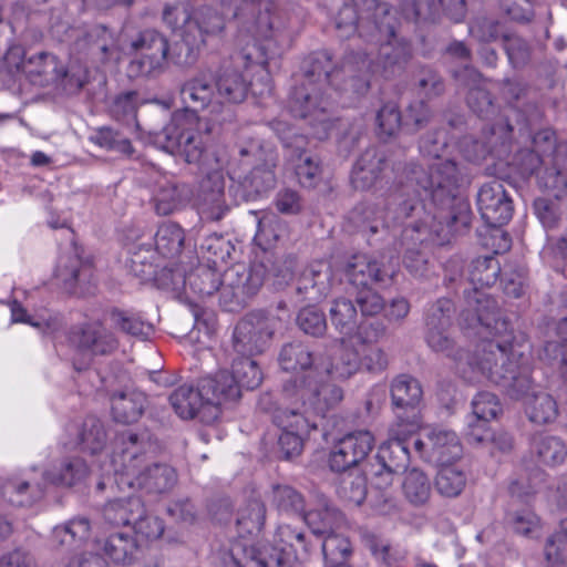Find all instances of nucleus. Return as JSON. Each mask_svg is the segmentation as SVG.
Segmentation results:
<instances>
[{
    "mask_svg": "<svg viewBox=\"0 0 567 567\" xmlns=\"http://www.w3.org/2000/svg\"><path fill=\"white\" fill-rule=\"evenodd\" d=\"M415 452L429 462L444 463L458 461L462 457L463 447L455 432L433 429L426 433V441L419 437L414 440Z\"/></svg>",
    "mask_w": 567,
    "mask_h": 567,
    "instance_id": "obj_22",
    "label": "nucleus"
},
{
    "mask_svg": "<svg viewBox=\"0 0 567 567\" xmlns=\"http://www.w3.org/2000/svg\"><path fill=\"white\" fill-rule=\"evenodd\" d=\"M282 394L290 403H300V411L305 415L311 412L326 416L343 400V390L340 386L319 380L318 374L312 375V372L287 381Z\"/></svg>",
    "mask_w": 567,
    "mask_h": 567,
    "instance_id": "obj_8",
    "label": "nucleus"
},
{
    "mask_svg": "<svg viewBox=\"0 0 567 567\" xmlns=\"http://www.w3.org/2000/svg\"><path fill=\"white\" fill-rule=\"evenodd\" d=\"M277 156L272 153L267 155V158L252 167L246 176V184L257 194L261 195L275 187Z\"/></svg>",
    "mask_w": 567,
    "mask_h": 567,
    "instance_id": "obj_53",
    "label": "nucleus"
},
{
    "mask_svg": "<svg viewBox=\"0 0 567 567\" xmlns=\"http://www.w3.org/2000/svg\"><path fill=\"white\" fill-rule=\"evenodd\" d=\"M92 261L82 260L78 254L62 255L55 267V278L60 284H76L80 272L91 270Z\"/></svg>",
    "mask_w": 567,
    "mask_h": 567,
    "instance_id": "obj_59",
    "label": "nucleus"
},
{
    "mask_svg": "<svg viewBox=\"0 0 567 567\" xmlns=\"http://www.w3.org/2000/svg\"><path fill=\"white\" fill-rule=\"evenodd\" d=\"M389 164L383 154L375 148L365 150L355 162L351 172V185L357 190H370L389 183Z\"/></svg>",
    "mask_w": 567,
    "mask_h": 567,
    "instance_id": "obj_23",
    "label": "nucleus"
},
{
    "mask_svg": "<svg viewBox=\"0 0 567 567\" xmlns=\"http://www.w3.org/2000/svg\"><path fill=\"white\" fill-rule=\"evenodd\" d=\"M560 529L551 534L544 547L549 567H567V517L560 520Z\"/></svg>",
    "mask_w": 567,
    "mask_h": 567,
    "instance_id": "obj_55",
    "label": "nucleus"
},
{
    "mask_svg": "<svg viewBox=\"0 0 567 567\" xmlns=\"http://www.w3.org/2000/svg\"><path fill=\"white\" fill-rule=\"evenodd\" d=\"M403 126L402 112L396 102H384L375 112L374 132L379 140L386 142L396 137Z\"/></svg>",
    "mask_w": 567,
    "mask_h": 567,
    "instance_id": "obj_43",
    "label": "nucleus"
},
{
    "mask_svg": "<svg viewBox=\"0 0 567 567\" xmlns=\"http://www.w3.org/2000/svg\"><path fill=\"white\" fill-rule=\"evenodd\" d=\"M538 187L556 199H560L567 192V173L556 166L540 169L537 174Z\"/></svg>",
    "mask_w": 567,
    "mask_h": 567,
    "instance_id": "obj_61",
    "label": "nucleus"
},
{
    "mask_svg": "<svg viewBox=\"0 0 567 567\" xmlns=\"http://www.w3.org/2000/svg\"><path fill=\"white\" fill-rule=\"evenodd\" d=\"M432 228V221L420 218L414 224H409L402 231V238L406 241V249L403 256V262L406 269L413 274H423L427 264V251L434 246H444L452 238L444 243L434 240L429 229Z\"/></svg>",
    "mask_w": 567,
    "mask_h": 567,
    "instance_id": "obj_18",
    "label": "nucleus"
},
{
    "mask_svg": "<svg viewBox=\"0 0 567 567\" xmlns=\"http://www.w3.org/2000/svg\"><path fill=\"white\" fill-rule=\"evenodd\" d=\"M389 37L379 48L378 60L367 52L351 53L336 65L327 50L311 52L302 60L301 78L288 95L286 110L307 123L311 137L327 140L334 127L330 112L338 102L328 90L340 96L349 93V97H359L368 93L375 76L389 79L405 66L412 56L411 43L398 39L393 28Z\"/></svg>",
    "mask_w": 567,
    "mask_h": 567,
    "instance_id": "obj_1",
    "label": "nucleus"
},
{
    "mask_svg": "<svg viewBox=\"0 0 567 567\" xmlns=\"http://www.w3.org/2000/svg\"><path fill=\"white\" fill-rule=\"evenodd\" d=\"M146 404L147 398L142 392H117L111 396V414L116 423L133 424L142 417Z\"/></svg>",
    "mask_w": 567,
    "mask_h": 567,
    "instance_id": "obj_32",
    "label": "nucleus"
},
{
    "mask_svg": "<svg viewBox=\"0 0 567 567\" xmlns=\"http://www.w3.org/2000/svg\"><path fill=\"white\" fill-rule=\"evenodd\" d=\"M197 126L192 118L174 117L161 134L163 148L173 155L181 156L188 164L200 165L206 148L203 134Z\"/></svg>",
    "mask_w": 567,
    "mask_h": 567,
    "instance_id": "obj_14",
    "label": "nucleus"
},
{
    "mask_svg": "<svg viewBox=\"0 0 567 567\" xmlns=\"http://www.w3.org/2000/svg\"><path fill=\"white\" fill-rule=\"evenodd\" d=\"M277 319L262 311H252L235 326L231 338L236 357H256L264 353L274 337Z\"/></svg>",
    "mask_w": 567,
    "mask_h": 567,
    "instance_id": "obj_12",
    "label": "nucleus"
},
{
    "mask_svg": "<svg viewBox=\"0 0 567 567\" xmlns=\"http://www.w3.org/2000/svg\"><path fill=\"white\" fill-rule=\"evenodd\" d=\"M392 404L400 409H415L420 405L423 398L422 385L414 377L402 373L396 375L390 385Z\"/></svg>",
    "mask_w": 567,
    "mask_h": 567,
    "instance_id": "obj_36",
    "label": "nucleus"
},
{
    "mask_svg": "<svg viewBox=\"0 0 567 567\" xmlns=\"http://www.w3.org/2000/svg\"><path fill=\"white\" fill-rule=\"evenodd\" d=\"M375 439L370 431L358 430L338 439L330 447L328 466L334 473L355 467L371 453Z\"/></svg>",
    "mask_w": 567,
    "mask_h": 567,
    "instance_id": "obj_16",
    "label": "nucleus"
},
{
    "mask_svg": "<svg viewBox=\"0 0 567 567\" xmlns=\"http://www.w3.org/2000/svg\"><path fill=\"white\" fill-rule=\"evenodd\" d=\"M233 246L224 236L208 235L200 244L202 258L214 271H220L223 265L227 264Z\"/></svg>",
    "mask_w": 567,
    "mask_h": 567,
    "instance_id": "obj_51",
    "label": "nucleus"
},
{
    "mask_svg": "<svg viewBox=\"0 0 567 567\" xmlns=\"http://www.w3.org/2000/svg\"><path fill=\"white\" fill-rule=\"evenodd\" d=\"M305 522L316 536H323L321 547L324 563H347L352 553L348 537L337 533L344 523V515L324 503L305 515Z\"/></svg>",
    "mask_w": 567,
    "mask_h": 567,
    "instance_id": "obj_9",
    "label": "nucleus"
},
{
    "mask_svg": "<svg viewBox=\"0 0 567 567\" xmlns=\"http://www.w3.org/2000/svg\"><path fill=\"white\" fill-rule=\"evenodd\" d=\"M313 547L303 529L281 524L271 544L257 547L237 540L230 545L228 557L233 567H303Z\"/></svg>",
    "mask_w": 567,
    "mask_h": 567,
    "instance_id": "obj_7",
    "label": "nucleus"
},
{
    "mask_svg": "<svg viewBox=\"0 0 567 567\" xmlns=\"http://www.w3.org/2000/svg\"><path fill=\"white\" fill-rule=\"evenodd\" d=\"M132 529L134 532L133 536L137 539L138 544H148L162 538L165 532V523L161 517L153 515L145 507L144 514L141 515V518L136 519Z\"/></svg>",
    "mask_w": 567,
    "mask_h": 567,
    "instance_id": "obj_56",
    "label": "nucleus"
},
{
    "mask_svg": "<svg viewBox=\"0 0 567 567\" xmlns=\"http://www.w3.org/2000/svg\"><path fill=\"white\" fill-rule=\"evenodd\" d=\"M476 206L487 226H504L514 214L513 199L499 181H492L480 187Z\"/></svg>",
    "mask_w": 567,
    "mask_h": 567,
    "instance_id": "obj_19",
    "label": "nucleus"
},
{
    "mask_svg": "<svg viewBox=\"0 0 567 567\" xmlns=\"http://www.w3.org/2000/svg\"><path fill=\"white\" fill-rule=\"evenodd\" d=\"M411 173L415 175L416 185L424 192L429 203L403 200L399 204L395 218H408L414 212L422 210V218L432 221L429 233L439 243L466 233L471 227L472 209L468 199L461 196L471 182L465 168L446 158L432 163L426 171L414 166Z\"/></svg>",
    "mask_w": 567,
    "mask_h": 567,
    "instance_id": "obj_3",
    "label": "nucleus"
},
{
    "mask_svg": "<svg viewBox=\"0 0 567 567\" xmlns=\"http://www.w3.org/2000/svg\"><path fill=\"white\" fill-rule=\"evenodd\" d=\"M482 355L472 363L487 377L491 383L504 389L515 400L532 395L526 414L535 424L553 423L558 416L556 400L547 393H536L533 380L532 343L526 333L519 332L509 347L503 343H485Z\"/></svg>",
    "mask_w": 567,
    "mask_h": 567,
    "instance_id": "obj_4",
    "label": "nucleus"
},
{
    "mask_svg": "<svg viewBox=\"0 0 567 567\" xmlns=\"http://www.w3.org/2000/svg\"><path fill=\"white\" fill-rule=\"evenodd\" d=\"M272 422L281 430L278 444L286 458L298 456L310 432L317 429L308 415L300 409L278 408L272 414Z\"/></svg>",
    "mask_w": 567,
    "mask_h": 567,
    "instance_id": "obj_15",
    "label": "nucleus"
},
{
    "mask_svg": "<svg viewBox=\"0 0 567 567\" xmlns=\"http://www.w3.org/2000/svg\"><path fill=\"white\" fill-rule=\"evenodd\" d=\"M421 429V419L419 413L412 412L411 417L404 419L401 415L389 429V439L379 449L380 457L391 456L392 453H398L396 457L401 461H410V441L413 439Z\"/></svg>",
    "mask_w": 567,
    "mask_h": 567,
    "instance_id": "obj_26",
    "label": "nucleus"
},
{
    "mask_svg": "<svg viewBox=\"0 0 567 567\" xmlns=\"http://www.w3.org/2000/svg\"><path fill=\"white\" fill-rule=\"evenodd\" d=\"M198 384L207 403L215 405L220 411L221 404L236 402L241 396L238 384L228 370H219L214 374L203 377L198 379Z\"/></svg>",
    "mask_w": 567,
    "mask_h": 567,
    "instance_id": "obj_28",
    "label": "nucleus"
},
{
    "mask_svg": "<svg viewBox=\"0 0 567 567\" xmlns=\"http://www.w3.org/2000/svg\"><path fill=\"white\" fill-rule=\"evenodd\" d=\"M344 272L349 284L384 281V274L380 264L364 254L353 255L348 261Z\"/></svg>",
    "mask_w": 567,
    "mask_h": 567,
    "instance_id": "obj_42",
    "label": "nucleus"
},
{
    "mask_svg": "<svg viewBox=\"0 0 567 567\" xmlns=\"http://www.w3.org/2000/svg\"><path fill=\"white\" fill-rule=\"evenodd\" d=\"M104 558L115 565H132L140 553L137 539L124 530H110L96 540Z\"/></svg>",
    "mask_w": 567,
    "mask_h": 567,
    "instance_id": "obj_27",
    "label": "nucleus"
},
{
    "mask_svg": "<svg viewBox=\"0 0 567 567\" xmlns=\"http://www.w3.org/2000/svg\"><path fill=\"white\" fill-rule=\"evenodd\" d=\"M530 453L538 464L554 467L565 461L567 446L557 436L536 433L530 440Z\"/></svg>",
    "mask_w": 567,
    "mask_h": 567,
    "instance_id": "obj_34",
    "label": "nucleus"
},
{
    "mask_svg": "<svg viewBox=\"0 0 567 567\" xmlns=\"http://www.w3.org/2000/svg\"><path fill=\"white\" fill-rule=\"evenodd\" d=\"M439 470L435 477L437 492L446 497L458 496L466 486V474L458 461L436 464Z\"/></svg>",
    "mask_w": 567,
    "mask_h": 567,
    "instance_id": "obj_40",
    "label": "nucleus"
},
{
    "mask_svg": "<svg viewBox=\"0 0 567 567\" xmlns=\"http://www.w3.org/2000/svg\"><path fill=\"white\" fill-rule=\"evenodd\" d=\"M492 286H473L465 291V308L462 310L458 323L464 331L474 330V333L482 337L476 343L472 353L458 349L454 351L453 341L445 334L452 323V315L455 312L451 299L442 298L432 305L426 315V342L436 352H444L446 357L455 362V369L464 379L466 377L465 365L473 372L491 382L472 361L476 355H482V348L485 343H503L509 347L513 339L519 336L511 327V322L502 316L496 300L486 291Z\"/></svg>",
    "mask_w": 567,
    "mask_h": 567,
    "instance_id": "obj_2",
    "label": "nucleus"
},
{
    "mask_svg": "<svg viewBox=\"0 0 567 567\" xmlns=\"http://www.w3.org/2000/svg\"><path fill=\"white\" fill-rule=\"evenodd\" d=\"M107 318L115 330L127 336L146 339L153 332V326L131 310L112 308Z\"/></svg>",
    "mask_w": 567,
    "mask_h": 567,
    "instance_id": "obj_45",
    "label": "nucleus"
},
{
    "mask_svg": "<svg viewBox=\"0 0 567 567\" xmlns=\"http://www.w3.org/2000/svg\"><path fill=\"white\" fill-rule=\"evenodd\" d=\"M169 403L175 413L183 420L198 419L204 424H213L221 411L205 400L200 386L182 384L169 395Z\"/></svg>",
    "mask_w": 567,
    "mask_h": 567,
    "instance_id": "obj_20",
    "label": "nucleus"
},
{
    "mask_svg": "<svg viewBox=\"0 0 567 567\" xmlns=\"http://www.w3.org/2000/svg\"><path fill=\"white\" fill-rule=\"evenodd\" d=\"M361 369L360 351L349 347L346 339H341V347L326 367L327 375L332 380L344 381Z\"/></svg>",
    "mask_w": 567,
    "mask_h": 567,
    "instance_id": "obj_38",
    "label": "nucleus"
},
{
    "mask_svg": "<svg viewBox=\"0 0 567 567\" xmlns=\"http://www.w3.org/2000/svg\"><path fill=\"white\" fill-rule=\"evenodd\" d=\"M351 220L359 227L368 229L372 235L379 230V225L389 226L385 223V209L367 203L358 204L351 212Z\"/></svg>",
    "mask_w": 567,
    "mask_h": 567,
    "instance_id": "obj_58",
    "label": "nucleus"
},
{
    "mask_svg": "<svg viewBox=\"0 0 567 567\" xmlns=\"http://www.w3.org/2000/svg\"><path fill=\"white\" fill-rule=\"evenodd\" d=\"M402 492L411 505L422 506L429 502L432 494L430 478L424 472L412 468L404 476Z\"/></svg>",
    "mask_w": 567,
    "mask_h": 567,
    "instance_id": "obj_49",
    "label": "nucleus"
},
{
    "mask_svg": "<svg viewBox=\"0 0 567 567\" xmlns=\"http://www.w3.org/2000/svg\"><path fill=\"white\" fill-rule=\"evenodd\" d=\"M185 243V231L176 223H162L154 235V249L164 258L181 255Z\"/></svg>",
    "mask_w": 567,
    "mask_h": 567,
    "instance_id": "obj_41",
    "label": "nucleus"
},
{
    "mask_svg": "<svg viewBox=\"0 0 567 567\" xmlns=\"http://www.w3.org/2000/svg\"><path fill=\"white\" fill-rule=\"evenodd\" d=\"M137 100L138 94L135 91H128L117 95L110 109L111 116L118 123L138 127Z\"/></svg>",
    "mask_w": 567,
    "mask_h": 567,
    "instance_id": "obj_57",
    "label": "nucleus"
},
{
    "mask_svg": "<svg viewBox=\"0 0 567 567\" xmlns=\"http://www.w3.org/2000/svg\"><path fill=\"white\" fill-rule=\"evenodd\" d=\"M367 482L361 475L343 478L337 487L338 497L347 506H360L367 497Z\"/></svg>",
    "mask_w": 567,
    "mask_h": 567,
    "instance_id": "obj_63",
    "label": "nucleus"
},
{
    "mask_svg": "<svg viewBox=\"0 0 567 567\" xmlns=\"http://www.w3.org/2000/svg\"><path fill=\"white\" fill-rule=\"evenodd\" d=\"M279 364L282 370L287 372H306L312 375L318 374L317 370L313 369V352L310 348L300 341H292L284 344L280 350Z\"/></svg>",
    "mask_w": 567,
    "mask_h": 567,
    "instance_id": "obj_37",
    "label": "nucleus"
},
{
    "mask_svg": "<svg viewBox=\"0 0 567 567\" xmlns=\"http://www.w3.org/2000/svg\"><path fill=\"white\" fill-rule=\"evenodd\" d=\"M269 125L284 147L291 148L296 154L298 162L295 166V174L299 184L302 187H316L321 181L322 167L320 161L306 151L308 136L298 133L295 126L282 118H275Z\"/></svg>",
    "mask_w": 567,
    "mask_h": 567,
    "instance_id": "obj_13",
    "label": "nucleus"
},
{
    "mask_svg": "<svg viewBox=\"0 0 567 567\" xmlns=\"http://www.w3.org/2000/svg\"><path fill=\"white\" fill-rule=\"evenodd\" d=\"M269 503L279 513L287 515H297L302 517L310 511H306V501L303 495L290 485L275 484L268 496Z\"/></svg>",
    "mask_w": 567,
    "mask_h": 567,
    "instance_id": "obj_39",
    "label": "nucleus"
},
{
    "mask_svg": "<svg viewBox=\"0 0 567 567\" xmlns=\"http://www.w3.org/2000/svg\"><path fill=\"white\" fill-rule=\"evenodd\" d=\"M91 535V523L85 517L70 519L63 526L54 528V537L61 546L69 549H79Z\"/></svg>",
    "mask_w": 567,
    "mask_h": 567,
    "instance_id": "obj_50",
    "label": "nucleus"
},
{
    "mask_svg": "<svg viewBox=\"0 0 567 567\" xmlns=\"http://www.w3.org/2000/svg\"><path fill=\"white\" fill-rule=\"evenodd\" d=\"M183 101L188 103L195 111L213 107L215 110L221 104L218 103L215 78L210 79L206 72H200L184 82L181 89Z\"/></svg>",
    "mask_w": 567,
    "mask_h": 567,
    "instance_id": "obj_29",
    "label": "nucleus"
},
{
    "mask_svg": "<svg viewBox=\"0 0 567 567\" xmlns=\"http://www.w3.org/2000/svg\"><path fill=\"white\" fill-rule=\"evenodd\" d=\"M338 11L334 23L338 35L349 39L358 34L359 38L370 41L381 32L375 21L371 20L370 12L377 8V0H351Z\"/></svg>",
    "mask_w": 567,
    "mask_h": 567,
    "instance_id": "obj_17",
    "label": "nucleus"
},
{
    "mask_svg": "<svg viewBox=\"0 0 567 567\" xmlns=\"http://www.w3.org/2000/svg\"><path fill=\"white\" fill-rule=\"evenodd\" d=\"M131 49L138 53L127 65V75L131 79L157 78L167 68L169 41L161 32L146 29L131 42Z\"/></svg>",
    "mask_w": 567,
    "mask_h": 567,
    "instance_id": "obj_11",
    "label": "nucleus"
},
{
    "mask_svg": "<svg viewBox=\"0 0 567 567\" xmlns=\"http://www.w3.org/2000/svg\"><path fill=\"white\" fill-rule=\"evenodd\" d=\"M70 343L80 352L93 355H105L114 352L118 340L101 320L85 322L73 327L69 332Z\"/></svg>",
    "mask_w": 567,
    "mask_h": 567,
    "instance_id": "obj_21",
    "label": "nucleus"
},
{
    "mask_svg": "<svg viewBox=\"0 0 567 567\" xmlns=\"http://www.w3.org/2000/svg\"><path fill=\"white\" fill-rule=\"evenodd\" d=\"M501 276V264L494 255L474 258L466 268L468 284H496Z\"/></svg>",
    "mask_w": 567,
    "mask_h": 567,
    "instance_id": "obj_52",
    "label": "nucleus"
},
{
    "mask_svg": "<svg viewBox=\"0 0 567 567\" xmlns=\"http://www.w3.org/2000/svg\"><path fill=\"white\" fill-rule=\"evenodd\" d=\"M90 141L101 148L118 152L126 156H132L134 153V147L130 138L124 137L118 131L111 126L96 127Z\"/></svg>",
    "mask_w": 567,
    "mask_h": 567,
    "instance_id": "obj_54",
    "label": "nucleus"
},
{
    "mask_svg": "<svg viewBox=\"0 0 567 567\" xmlns=\"http://www.w3.org/2000/svg\"><path fill=\"white\" fill-rule=\"evenodd\" d=\"M260 286H215L218 303L224 311L239 312L258 293Z\"/></svg>",
    "mask_w": 567,
    "mask_h": 567,
    "instance_id": "obj_46",
    "label": "nucleus"
},
{
    "mask_svg": "<svg viewBox=\"0 0 567 567\" xmlns=\"http://www.w3.org/2000/svg\"><path fill=\"white\" fill-rule=\"evenodd\" d=\"M454 78L466 86H470L466 103L471 111L482 120H493L498 109L495 105L491 92L485 87V80L473 66L466 65L461 71L454 72Z\"/></svg>",
    "mask_w": 567,
    "mask_h": 567,
    "instance_id": "obj_24",
    "label": "nucleus"
},
{
    "mask_svg": "<svg viewBox=\"0 0 567 567\" xmlns=\"http://www.w3.org/2000/svg\"><path fill=\"white\" fill-rule=\"evenodd\" d=\"M233 18L237 21L236 39L278 42L270 0H233Z\"/></svg>",
    "mask_w": 567,
    "mask_h": 567,
    "instance_id": "obj_10",
    "label": "nucleus"
},
{
    "mask_svg": "<svg viewBox=\"0 0 567 567\" xmlns=\"http://www.w3.org/2000/svg\"><path fill=\"white\" fill-rule=\"evenodd\" d=\"M546 336L549 338L539 353L540 360H559L565 365L564 375L567 379V316L544 321Z\"/></svg>",
    "mask_w": 567,
    "mask_h": 567,
    "instance_id": "obj_30",
    "label": "nucleus"
},
{
    "mask_svg": "<svg viewBox=\"0 0 567 567\" xmlns=\"http://www.w3.org/2000/svg\"><path fill=\"white\" fill-rule=\"evenodd\" d=\"M145 507L146 505L140 496L113 498L105 503L103 517L110 525L132 527L136 519L144 514Z\"/></svg>",
    "mask_w": 567,
    "mask_h": 567,
    "instance_id": "obj_31",
    "label": "nucleus"
},
{
    "mask_svg": "<svg viewBox=\"0 0 567 567\" xmlns=\"http://www.w3.org/2000/svg\"><path fill=\"white\" fill-rule=\"evenodd\" d=\"M266 522V506L259 498L249 499L245 506H243L237 514V528L239 538L235 539L231 545L237 540H244L247 545L248 542L245 538V534L259 533Z\"/></svg>",
    "mask_w": 567,
    "mask_h": 567,
    "instance_id": "obj_44",
    "label": "nucleus"
},
{
    "mask_svg": "<svg viewBox=\"0 0 567 567\" xmlns=\"http://www.w3.org/2000/svg\"><path fill=\"white\" fill-rule=\"evenodd\" d=\"M65 430L70 436L65 445L72 449L96 455L106 445V431L102 421L95 416L85 417L81 424L69 423Z\"/></svg>",
    "mask_w": 567,
    "mask_h": 567,
    "instance_id": "obj_25",
    "label": "nucleus"
},
{
    "mask_svg": "<svg viewBox=\"0 0 567 567\" xmlns=\"http://www.w3.org/2000/svg\"><path fill=\"white\" fill-rule=\"evenodd\" d=\"M90 473L84 460L73 457L64 461L59 467H53L43 473V480L52 485L72 487L85 482Z\"/></svg>",
    "mask_w": 567,
    "mask_h": 567,
    "instance_id": "obj_35",
    "label": "nucleus"
},
{
    "mask_svg": "<svg viewBox=\"0 0 567 567\" xmlns=\"http://www.w3.org/2000/svg\"><path fill=\"white\" fill-rule=\"evenodd\" d=\"M471 405L473 416L485 422L496 420L503 412L498 396L488 391L478 392L473 398Z\"/></svg>",
    "mask_w": 567,
    "mask_h": 567,
    "instance_id": "obj_62",
    "label": "nucleus"
},
{
    "mask_svg": "<svg viewBox=\"0 0 567 567\" xmlns=\"http://www.w3.org/2000/svg\"><path fill=\"white\" fill-rule=\"evenodd\" d=\"M176 299L188 307L194 316L195 322H198L204 315V303L206 298L213 296V291L203 292L200 286H177L175 289Z\"/></svg>",
    "mask_w": 567,
    "mask_h": 567,
    "instance_id": "obj_64",
    "label": "nucleus"
},
{
    "mask_svg": "<svg viewBox=\"0 0 567 567\" xmlns=\"http://www.w3.org/2000/svg\"><path fill=\"white\" fill-rule=\"evenodd\" d=\"M329 317L333 328L342 336L341 339L353 337L358 312L350 299H334L329 310Z\"/></svg>",
    "mask_w": 567,
    "mask_h": 567,
    "instance_id": "obj_48",
    "label": "nucleus"
},
{
    "mask_svg": "<svg viewBox=\"0 0 567 567\" xmlns=\"http://www.w3.org/2000/svg\"><path fill=\"white\" fill-rule=\"evenodd\" d=\"M239 50L229 64L219 68L215 75L218 103L240 104L250 92L255 97L270 96L274 91L268 69L269 60L278 50V42L237 39Z\"/></svg>",
    "mask_w": 567,
    "mask_h": 567,
    "instance_id": "obj_6",
    "label": "nucleus"
},
{
    "mask_svg": "<svg viewBox=\"0 0 567 567\" xmlns=\"http://www.w3.org/2000/svg\"><path fill=\"white\" fill-rule=\"evenodd\" d=\"M545 482V473L538 467L525 471L518 478L511 482L508 489L512 496L525 499L538 491Z\"/></svg>",
    "mask_w": 567,
    "mask_h": 567,
    "instance_id": "obj_60",
    "label": "nucleus"
},
{
    "mask_svg": "<svg viewBox=\"0 0 567 567\" xmlns=\"http://www.w3.org/2000/svg\"><path fill=\"white\" fill-rule=\"evenodd\" d=\"M229 373L238 384L240 392L243 389H257L264 380L262 370L254 357L234 358Z\"/></svg>",
    "mask_w": 567,
    "mask_h": 567,
    "instance_id": "obj_47",
    "label": "nucleus"
},
{
    "mask_svg": "<svg viewBox=\"0 0 567 567\" xmlns=\"http://www.w3.org/2000/svg\"><path fill=\"white\" fill-rule=\"evenodd\" d=\"M185 185L178 184L175 178L163 176L153 192V202L158 215L166 216L177 210L186 199Z\"/></svg>",
    "mask_w": 567,
    "mask_h": 567,
    "instance_id": "obj_33",
    "label": "nucleus"
},
{
    "mask_svg": "<svg viewBox=\"0 0 567 567\" xmlns=\"http://www.w3.org/2000/svg\"><path fill=\"white\" fill-rule=\"evenodd\" d=\"M110 462L101 465L102 478L96 491L103 492L114 483L118 489H136L145 494L162 495L178 482L177 471L164 462H153L146 452V442L136 433L124 432Z\"/></svg>",
    "mask_w": 567,
    "mask_h": 567,
    "instance_id": "obj_5",
    "label": "nucleus"
}]
</instances>
